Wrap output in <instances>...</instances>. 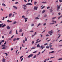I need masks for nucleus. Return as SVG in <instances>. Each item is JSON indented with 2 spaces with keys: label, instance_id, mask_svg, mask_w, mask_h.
<instances>
[{
  "label": "nucleus",
  "instance_id": "nucleus-1",
  "mask_svg": "<svg viewBox=\"0 0 62 62\" xmlns=\"http://www.w3.org/2000/svg\"><path fill=\"white\" fill-rule=\"evenodd\" d=\"M61 6V5H60L59 6L58 5H57V10L58 11L59 10V9L60 8V6Z\"/></svg>",
  "mask_w": 62,
  "mask_h": 62
},
{
  "label": "nucleus",
  "instance_id": "nucleus-2",
  "mask_svg": "<svg viewBox=\"0 0 62 62\" xmlns=\"http://www.w3.org/2000/svg\"><path fill=\"white\" fill-rule=\"evenodd\" d=\"M33 54H31L28 56V58H30V57H32V56H33Z\"/></svg>",
  "mask_w": 62,
  "mask_h": 62
},
{
  "label": "nucleus",
  "instance_id": "nucleus-3",
  "mask_svg": "<svg viewBox=\"0 0 62 62\" xmlns=\"http://www.w3.org/2000/svg\"><path fill=\"white\" fill-rule=\"evenodd\" d=\"M38 7L35 6L34 8V10H37V9H38Z\"/></svg>",
  "mask_w": 62,
  "mask_h": 62
},
{
  "label": "nucleus",
  "instance_id": "nucleus-4",
  "mask_svg": "<svg viewBox=\"0 0 62 62\" xmlns=\"http://www.w3.org/2000/svg\"><path fill=\"white\" fill-rule=\"evenodd\" d=\"M24 19H25V22H27V20L28 19V18H24Z\"/></svg>",
  "mask_w": 62,
  "mask_h": 62
},
{
  "label": "nucleus",
  "instance_id": "nucleus-5",
  "mask_svg": "<svg viewBox=\"0 0 62 62\" xmlns=\"http://www.w3.org/2000/svg\"><path fill=\"white\" fill-rule=\"evenodd\" d=\"M41 47L42 48V49H43V48H45V47L44 46L43 47V46L42 45L40 47V48H41Z\"/></svg>",
  "mask_w": 62,
  "mask_h": 62
},
{
  "label": "nucleus",
  "instance_id": "nucleus-6",
  "mask_svg": "<svg viewBox=\"0 0 62 62\" xmlns=\"http://www.w3.org/2000/svg\"><path fill=\"white\" fill-rule=\"evenodd\" d=\"M13 7L14 8L16 9H17V7L16 6H13Z\"/></svg>",
  "mask_w": 62,
  "mask_h": 62
},
{
  "label": "nucleus",
  "instance_id": "nucleus-7",
  "mask_svg": "<svg viewBox=\"0 0 62 62\" xmlns=\"http://www.w3.org/2000/svg\"><path fill=\"white\" fill-rule=\"evenodd\" d=\"M12 15V13H10L9 14V18H10L11 17V16Z\"/></svg>",
  "mask_w": 62,
  "mask_h": 62
},
{
  "label": "nucleus",
  "instance_id": "nucleus-8",
  "mask_svg": "<svg viewBox=\"0 0 62 62\" xmlns=\"http://www.w3.org/2000/svg\"><path fill=\"white\" fill-rule=\"evenodd\" d=\"M53 30H51L50 31H49L48 32V33H53Z\"/></svg>",
  "mask_w": 62,
  "mask_h": 62
},
{
  "label": "nucleus",
  "instance_id": "nucleus-9",
  "mask_svg": "<svg viewBox=\"0 0 62 62\" xmlns=\"http://www.w3.org/2000/svg\"><path fill=\"white\" fill-rule=\"evenodd\" d=\"M2 61L3 62H5L6 60H5V59H4V58H3L2 60Z\"/></svg>",
  "mask_w": 62,
  "mask_h": 62
},
{
  "label": "nucleus",
  "instance_id": "nucleus-10",
  "mask_svg": "<svg viewBox=\"0 0 62 62\" xmlns=\"http://www.w3.org/2000/svg\"><path fill=\"white\" fill-rule=\"evenodd\" d=\"M3 24H3V23L1 24H0V28H1V27H2V26L3 25Z\"/></svg>",
  "mask_w": 62,
  "mask_h": 62
},
{
  "label": "nucleus",
  "instance_id": "nucleus-11",
  "mask_svg": "<svg viewBox=\"0 0 62 62\" xmlns=\"http://www.w3.org/2000/svg\"><path fill=\"white\" fill-rule=\"evenodd\" d=\"M2 5L3 6H4V7H6V5L4 3H2Z\"/></svg>",
  "mask_w": 62,
  "mask_h": 62
},
{
  "label": "nucleus",
  "instance_id": "nucleus-12",
  "mask_svg": "<svg viewBox=\"0 0 62 62\" xmlns=\"http://www.w3.org/2000/svg\"><path fill=\"white\" fill-rule=\"evenodd\" d=\"M26 7V5H23L22 6V7Z\"/></svg>",
  "mask_w": 62,
  "mask_h": 62
},
{
  "label": "nucleus",
  "instance_id": "nucleus-13",
  "mask_svg": "<svg viewBox=\"0 0 62 62\" xmlns=\"http://www.w3.org/2000/svg\"><path fill=\"white\" fill-rule=\"evenodd\" d=\"M37 47H40V46L39 45V44L37 46Z\"/></svg>",
  "mask_w": 62,
  "mask_h": 62
},
{
  "label": "nucleus",
  "instance_id": "nucleus-14",
  "mask_svg": "<svg viewBox=\"0 0 62 62\" xmlns=\"http://www.w3.org/2000/svg\"><path fill=\"white\" fill-rule=\"evenodd\" d=\"M7 28L8 29H10V27L9 26H8L7 27Z\"/></svg>",
  "mask_w": 62,
  "mask_h": 62
},
{
  "label": "nucleus",
  "instance_id": "nucleus-15",
  "mask_svg": "<svg viewBox=\"0 0 62 62\" xmlns=\"http://www.w3.org/2000/svg\"><path fill=\"white\" fill-rule=\"evenodd\" d=\"M34 3L35 5H36V4H37V1L34 2Z\"/></svg>",
  "mask_w": 62,
  "mask_h": 62
},
{
  "label": "nucleus",
  "instance_id": "nucleus-16",
  "mask_svg": "<svg viewBox=\"0 0 62 62\" xmlns=\"http://www.w3.org/2000/svg\"><path fill=\"white\" fill-rule=\"evenodd\" d=\"M6 45H2L1 46L2 47H5Z\"/></svg>",
  "mask_w": 62,
  "mask_h": 62
},
{
  "label": "nucleus",
  "instance_id": "nucleus-17",
  "mask_svg": "<svg viewBox=\"0 0 62 62\" xmlns=\"http://www.w3.org/2000/svg\"><path fill=\"white\" fill-rule=\"evenodd\" d=\"M5 26H6V25H5V24H4V25H3L2 26V27H5Z\"/></svg>",
  "mask_w": 62,
  "mask_h": 62
},
{
  "label": "nucleus",
  "instance_id": "nucleus-18",
  "mask_svg": "<svg viewBox=\"0 0 62 62\" xmlns=\"http://www.w3.org/2000/svg\"><path fill=\"white\" fill-rule=\"evenodd\" d=\"M42 3H44V4H46L47 3L46 2H42Z\"/></svg>",
  "mask_w": 62,
  "mask_h": 62
},
{
  "label": "nucleus",
  "instance_id": "nucleus-19",
  "mask_svg": "<svg viewBox=\"0 0 62 62\" xmlns=\"http://www.w3.org/2000/svg\"><path fill=\"white\" fill-rule=\"evenodd\" d=\"M12 32V31L11 30L9 32V34H11V33Z\"/></svg>",
  "mask_w": 62,
  "mask_h": 62
},
{
  "label": "nucleus",
  "instance_id": "nucleus-20",
  "mask_svg": "<svg viewBox=\"0 0 62 62\" xmlns=\"http://www.w3.org/2000/svg\"><path fill=\"white\" fill-rule=\"evenodd\" d=\"M45 10H44L43 11H42V13H44L45 12Z\"/></svg>",
  "mask_w": 62,
  "mask_h": 62
},
{
  "label": "nucleus",
  "instance_id": "nucleus-21",
  "mask_svg": "<svg viewBox=\"0 0 62 62\" xmlns=\"http://www.w3.org/2000/svg\"><path fill=\"white\" fill-rule=\"evenodd\" d=\"M16 40V38H15L14 39H13V41H15Z\"/></svg>",
  "mask_w": 62,
  "mask_h": 62
},
{
  "label": "nucleus",
  "instance_id": "nucleus-22",
  "mask_svg": "<svg viewBox=\"0 0 62 62\" xmlns=\"http://www.w3.org/2000/svg\"><path fill=\"white\" fill-rule=\"evenodd\" d=\"M6 48L5 47H3L2 48V49H5Z\"/></svg>",
  "mask_w": 62,
  "mask_h": 62
},
{
  "label": "nucleus",
  "instance_id": "nucleus-23",
  "mask_svg": "<svg viewBox=\"0 0 62 62\" xmlns=\"http://www.w3.org/2000/svg\"><path fill=\"white\" fill-rule=\"evenodd\" d=\"M3 54H6V56H8V53H3Z\"/></svg>",
  "mask_w": 62,
  "mask_h": 62
},
{
  "label": "nucleus",
  "instance_id": "nucleus-24",
  "mask_svg": "<svg viewBox=\"0 0 62 62\" xmlns=\"http://www.w3.org/2000/svg\"><path fill=\"white\" fill-rule=\"evenodd\" d=\"M62 17V15H61V16L59 17H58V19H60V18H61V17Z\"/></svg>",
  "mask_w": 62,
  "mask_h": 62
},
{
  "label": "nucleus",
  "instance_id": "nucleus-25",
  "mask_svg": "<svg viewBox=\"0 0 62 62\" xmlns=\"http://www.w3.org/2000/svg\"><path fill=\"white\" fill-rule=\"evenodd\" d=\"M27 39L26 38V37L25 38V41H27Z\"/></svg>",
  "mask_w": 62,
  "mask_h": 62
},
{
  "label": "nucleus",
  "instance_id": "nucleus-26",
  "mask_svg": "<svg viewBox=\"0 0 62 62\" xmlns=\"http://www.w3.org/2000/svg\"><path fill=\"white\" fill-rule=\"evenodd\" d=\"M4 41H5V40H3L1 41V42H4Z\"/></svg>",
  "mask_w": 62,
  "mask_h": 62
},
{
  "label": "nucleus",
  "instance_id": "nucleus-27",
  "mask_svg": "<svg viewBox=\"0 0 62 62\" xmlns=\"http://www.w3.org/2000/svg\"><path fill=\"white\" fill-rule=\"evenodd\" d=\"M22 31H23V30H22V29H21L19 31V32H22Z\"/></svg>",
  "mask_w": 62,
  "mask_h": 62
},
{
  "label": "nucleus",
  "instance_id": "nucleus-28",
  "mask_svg": "<svg viewBox=\"0 0 62 62\" xmlns=\"http://www.w3.org/2000/svg\"><path fill=\"white\" fill-rule=\"evenodd\" d=\"M36 57H37V56H36V55H35L33 57V58H36Z\"/></svg>",
  "mask_w": 62,
  "mask_h": 62
},
{
  "label": "nucleus",
  "instance_id": "nucleus-29",
  "mask_svg": "<svg viewBox=\"0 0 62 62\" xmlns=\"http://www.w3.org/2000/svg\"><path fill=\"white\" fill-rule=\"evenodd\" d=\"M62 60V58H59V59H58V60Z\"/></svg>",
  "mask_w": 62,
  "mask_h": 62
},
{
  "label": "nucleus",
  "instance_id": "nucleus-30",
  "mask_svg": "<svg viewBox=\"0 0 62 62\" xmlns=\"http://www.w3.org/2000/svg\"><path fill=\"white\" fill-rule=\"evenodd\" d=\"M46 48L47 49H49V46H46Z\"/></svg>",
  "mask_w": 62,
  "mask_h": 62
},
{
  "label": "nucleus",
  "instance_id": "nucleus-31",
  "mask_svg": "<svg viewBox=\"0 0 62 62\" xmlns=\"http://www.w3.org/2000/svg\"><path fill=\"white\" fill-rule=\"evenodd\" d=\"M40 25V23H39L38 25L37 26V27H38V26H39Z\"/></svg>",
  "mask_w": 62,
  "mask_h": 62
},
{
  "label": "nucleus",
  "instance_id": "nucleus-32",
  "mask_svg": "<svg viewBox=\"0 0 62 62\" xmlns=\"http://www.w3.org/2000/svg\"><path fill=\"white\" fill-rule=\"evenodd\" d=\"M56 18V17H53L52 18V19H55Z\"/></svg>",
  "mask_w": 62,
  "mask_h": 62
},
{
  "label": "nucleus",
  "instance_id": "nucleus-33",
  "mask_svg": "<svg viewBox=\"0 0 62 62\" xmlns=\"http://www.w3.org/2000/svg\"><path fill=\"white\" fill-rule=\"evenodd\" d=\"M16 34H18V31H17V30H16Z\"/></svg>",
  "mask_w": 62,
  "mask_h": 62
},
{
  "label": "nucleus",
  "instance_id": "nucleus-34",
  "mask_svg": "<svg viewBox=\"0 0 62 62\" xmlns=\"http://www.w3.org/2000/svg\"><path fill=\"white\" fill-rule=\"evenodd\" d=\"M54 23H50V24H54Z\"/></svg>",
  "mask_w": 62,
  "mask_h": 62
},
{
  "label": "nucleus",
  "instance_id": "nucleus-35",
  "mask_svg": "<svg viewBox=\"0 0 62 62\" xmlns=\"http://www.w3.org/2000/svg\"><path fill=\"white\" fill-rule=\"evenodd\" d=\"M44 17H47V15H44Z\"/></svg>",
  "mask_w": 62,
  "mask_h": 62
},
{
  "label": "nucleus",
  "instance_id": "nucleus-36",
  "mask_svg": "<svg viewBox=\"0 0 62 62\" xmlns=\"http://www.w3.org/2000/svg\"><path fill=\"white\" fill-rule=\"evenodd\" d=\"M17 23V22H15L13 23L14 24H15V23Z\"/></svg>",
  "mask_w": 62,
  "mask_h": 62
},
{
  "label": "nucleus",
  "instance_id": "nucleus-37",
  "mask_svg": "<svg viewBox=\"0 0 62 62\" xmlns=\"http://www.w3.org/2000/svg\"><path fill=\"white\" fill-rule=\"evenodd\" d=\"M29 5H32V4L31 3H29Z\"/></svg>",
  "mask_w": 62,
  "mask_h": 62
},
{
  "label": "nucleus",
  "instance_id": "nucleus-38",
  "mask_svg": "<svg viewBox=\"0 0 62 62\" xmlns=\"http://www.w3.org/2000/svg\"><path fill=\"white\" fill-rule=\"evenodd\" d=\"M20 39V38H17L16 39L17 40H19Z\"/></svg>",
  "mask_w": 62,
  "mask_h": 62
},
{
  "label": "nucleus",
  "instance_id": "nucleus-39",
  "mask_svg": "<svg viewBox=\"0 0 62 62\" xmlns=\"http://www.w3.org/2000/svg\"><path fill=\"white\" fill-rule=\"evenodd\" d=\"M35 19H39V18L38 17H36L35 18Z\"/></svg>",
  "mask_w": 62,
  "mask_h": 62
},
{
  "label": "nucleus",
  "instance_id": "nucleus-40",
  "mask_svg": "<svg viewBox=\"0 0 62 62\" xmlns=\"http://www.w3.org/2000/svg\"><path fill=\"white\" fill-rule=\"evenodd\" d=\"M44 8H45V6H43V7L41 8V9H43Z\"/></svg>",
  "mask_w": 62,
  "mask_h": 62
},
{
  "label": "nucleus",
  "instance_id": "nucleus-41",
  "mask_svg": "<svg viewBox=\"0 0 62 62\" xmlns=\"http://www.w3.org/2000/svg\"><path fill=\"white\" fill-rule=\"evenodd\" d=\"M48 36H49V35L48 34H47L46 35V37H48Z\"/></svg>",
  "mask_w": 62,
  "mask_h": 62
},
{
  "label": "nucleus",
  "instance_id": "nucleus-42",
  "mask_svg": "<svg viewBox=\"0 0 62 62\" xmlns=\"http://www.w3.org/2000/svg\"><path fill=\"white\" fill-rule=\"evenodd\" d=\"M52 11H53V10H50V12H52Z\"/></svg>",
  "mask_w": 62,
  "mask_h": 62
},
{
  "label": "nucleus",
  "instance_id": "nucleus-43",
  "mask_svg": "<svg viewBox=\"0 0 62 62\" xmlns=\"http://www.w3.org/2000/svg\"><path fill=\"white\" fill-rule=\"evenodd\" d=\"M34 41H32V44H34Z\"/></svg>",
  "mask_w": 62,
  "mask_h": 62
},
{
  "label": "nucleus",
  "instance_id": "nucleus-44",
  "mask_svg": "<svg viewBox=\"0 0 62 62\" xmlns=\"http://www.w3.org/2000/svg\"><path fill=\"white\" fill-rule=\"evenodd\" d=\"M60 35H59V37H58L57 38V39H59V38H60Z\"/></svg>",
  "mask_w": 62,
  "mask_h": 62
},
{
  "label": "nucleus",
  "instance_id": "nucleus-45",
  "mask_svg": "<svg viewBox=\"0 0 62 62\" xmlns=\"http://www.w3.org/2000/svg\"><path fill=\"white\" fill-rule=\"evenodd\" d=\"M26 5H29V3H28L26 4Z\"/></svg>",
  "mask_w": 62,
  "mask_h": 62
},
{
  "label": "nucleus",
  "instance_id": "nucleus-46",
  "mask_svg": "<svg viewBox=\"0 0 62 62\" xmlns=\"http://www.w3.org/2000/svg\"><path fill=\"white\" fill-rule=\"evenodd\" d=\"M22 18H25V16H22Z\"/></svg>",
  "mask_w": 62,
  "mask_h": 62
},
{
  "label": "nucleus",
  "instance_id": "nucleus-47",
  "mask_svg": "<svg viewBox=\"0 0 62 62\" xmlns=\"http://www.w3.org/2000/svg\"><path fill=\"white\" fill-rule=\"evenodd\" d=\"M37 53V51H35V52H33V54H34V53Z\"/></svg>",
  "mask_w": 62,
  "mask_h": 62
},
{
  "label": "nucleus",
  "instance_id": "nucleus-48",
  "mask_svg": "<svg viewBox=\"0 0 62 62\" xmlns=\"http://www.w3.org/2000/svg\"><path fill=\"white\" fill-rule=\"evenodd\" d=\"M23 58H22L21 60V62H22V61H23Z\"/></svg>",
  "mask_w": 62,
  "mask_h": 62
},
{
  "label": "nucleus",
  "instance_id": "nucleus-49",
  "mask_svg": "<svg viewBox=\"0 0 62 62\" xmlns=\"http://www.w3.org/2000/svg\"><path fill=\"white\" fill-rule=\"evenodd\" d=\"M54 58V57H51L50 58V59H51V58Z\"/></svg>",
  "mask_w": 62,
  "mask_h": 62
},
{
  "label": "nucleus",
  "instance_id": "nucleus-50",
  "mask_svg": "<svg viewBox=\"0 0 62 62\" xmlns=\"http://www.w3.org/2000/svg\"><path fill=\"white\" fill-rule=\"evenodd\" d=\"M7 43V42L6 41H5V43H4V44H6V43Z\"/></svg>",
  "mask_w": 62,
  "mask_h": 62
},
{
  "label": "nucleus",
  "instance_id": "nucleus-51",
  "mask_svg": "<svg viewBox=\"0 0 62 62\" xmlns=\"http://www.w3.org/2000/svg\"><path fill=\"white\" fill-rule=\"evenodd\" d=\"M54 53V51H53L51 52V53Z\"/></svg>",
  "mask_w": 62,
  "mask_h": 62
},
{
  "label": "nucleus",
  "instance_id": "nucleus-52",
  "mask_svg": "<svg viewBox=\"0 0 62 62\" xmlns=\"http://www.w3.org/2000/svg\"><path fill=\"white\" fill-rule=\"evenodd\" d=\"M18 3V2H16L15 4H17Z\"/></svg>",
  "mask_w": 62,
  "mask_h": 62
},
{
  "label": "nucleus",
  "instance_id": "nucleus-53",
  "mask_svg": "<svg viewBox=\"0 0 62 62\" xmlns=\"http://www.w3.org/2000/svg\"><path fill=\"white\" fill-rule=\"evenodd\" d=\"M52 9H53V7H51V8L50 9V10H52Z\"/></svg>",
  "mask_w": 62,
  "mask_h": 62
},
{
  "label": "nucleus",
  "instance_id": "nucleus-54",
  "mask_svg": "<svg viewBox=\"0 0 62 62\" xmlns=\"http://www.w3.org/2000/svg\"><path fill=\"white\" fill-rule=\"evenodd\" d=\"M59 1L60 2H62V0H59Z\"/></svg>",
  "mask_w": 62,
  "mask_h": 62
},
{
  "label": "nucleus",
  "instance_id": "nucleus-55",
  "mask_svg": "<svg viewBox=\"0 0 62 62\" xmlns=\"http://www.w3.org/2000/svg\"><path fill=\"white\" fill-rule=\"evenodd\" d=\"M34 24H32L31 25V26H34Z\"/></svg>",
  "mask_w": 62,
  "mask_h": 62
},
{
  "label": "nucleus",
  "instance_id": "nucleus-56",
  "mask_svg": "<svg viewBox=\"0 0 62 62\" xmlns=\"http://www.w3.org/2000/svg\"><path fill=\"white\" fill-rule=\"evenodd\" d=\"M50 7H48L47 8V9H49V8H50Z\"/></svg>",
  "mask_w": 62,
  "mask_h": 62
},
{
  "label": "nucleus",
  "instance_id": "nucleus-57",
  "mask_svg": "<svg viewBox=\"0 0 62 62\" xmlns=\"http://www.w3.org/2000/svg\"><path fill=\"white\" fill-rule=\"evenodd\" d=\"M23 57V56H21V57H20V59H21V58H22V57Z\"/></svg>",
  "mask_w": 62,
  "mask_h": 62
},
{
  "label": "nucleus",
  "instance_id": "nucleus-58",
  "mask_svg": "<svg viewBox=\"0 0 62 62\" xmlns=\"http://www.w3.org/2000/svg\"><path fill=\"white\" fill-rule=\"evenodd\" d=\"M36 34H37V32H35V33H34V36Z\"/></svg>",
  "mask_w": 62,
  "mask_h": 62
},
{
  "label": "nucleus",
  "instance_id": "nucleus-59",
  "mask_svg": "<svg viewBox=\"0 0 62 62\" xmlns=\"http://www.w3.org/2000/svg\"><path fill=\"white\" fill-rule=\"evenodd\" d=\"M58 14L59 15H60V14H61V13H58Z\"/></svg>",
  "mask_w": 62,
  "mask_h": 62
},
{
  "label": "nucleus",
  "instance_id": "nucleus-60",
  "mask_svg": "<svg viewBox=\"0 0 62 62\" xmlns=\"http://www.w3.org/2000/svg\"><path fill=\"white\" fill-rule=\"evenodd\" d=\"M45 31V30H44L42 32V33H44V32Z\"/></svg>",
  "mask_w": 62,
  "mask_h": 62
},
{
  "label": "nucleus",
  "instance_id": "nucleus-61",
  "mask_svg": "<svg viewBox=\"0 0 62 62\" xmlns=\"http://www.w3.org/2000/svg\"><path fill=\"white\" fill-rule=\"evenodd\" d=\"M35 48L34 47H32L31 48V49H34Z\"/></svg>",
  "mask_w": 62,
  "mask_h": 62
},
{
  "label": "nucleus",
  "instance_id": "nucleus-62",
  "mask_svg": "<svg viewBox=\"0 0 62 62\" xmlns=\"http://www.w3.org/2000/svg\"><path fill=\"white\" fill-rule=\"evenodd\" d=\"M50 34V36H51V35H52V34H53V33H49Z\"/></svg>",
  "mask_w": 62,
  "mask_h": 62
},
{
  "label": "nucleus",
  "instance_id": "nucleus-63",
  "mask_svg": "<svg viewBox=\"0 0 62 62\" xmlns=\"http://www.w3.org/2000/svg\"><path fill=\"white\" fill-rule=\"evenodd\" d=\"M8 18V16H7L5 18V19H6V18Z\"/></svg>",
  "mask_w": 62,
  "mask_h": 62
},
{
  "label": "nucleus",
  "instance_id": "nucleus-64",
  "mask_svg": "<svg viewBox=\"0 0 62 62\" xmlns=\"http://www.w3.org/2000/svg\"><path fill=\"white\" fill-rule=\"evenodd\" d=\"M34 32V31H30V32Z\"/></svg>",
  "mask_w": 62,
  "mask_h": 62
}]
</instances>
